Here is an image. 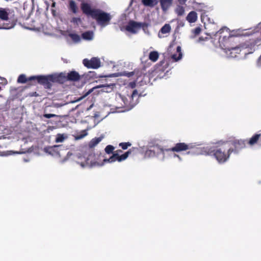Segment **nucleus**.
Segmentation results:
<instances>
[{
	"label": "nucleus",
	"instance_id": "nucleus-19",
	"mask_svg": "<svg viewBox=\"0 0 261 261\" xmlns=\"http://www.w3.org/2000/svg\"><path fill=\"white\" fill-rule=\"evenodd\" d=\"M233 144L237 149H240L245 147V141L244 140H236L233 142Z\"/></svg>",
	"mask_w": 261,
	"mask_h": 261
},
{
	"label": "nucleus",
	"instance_id": "nucleus-2",
	"mask_svg": "<svg viewBox=\"0 0 261 261\" xmlns=\"http://www.w3.org/2000/svg\"><path fill=\"white\" fill-rule=\"evenodd\" d=\"M29 80L43 85L45 89H50L53 83V74L31 76L29 77Z\"/></svg>",
	"mask_w": 261,
	"mask_h": 261
},
{
	"label": "nucleus",
	"instance_id": "nucleus-8",
	"mask_svg": "<svg viewBox=\"0 0 261 261\" xmlns=\"http://www.w3.org/2000/svg\"><path fill=\"white\" fill-rule=\"evenodd\" d=\"M193 147L194 145H192L191 144H188L185 143H177L175 144L174 147L166 149V151L179 152L192 149L193 148Z\"/></svg>",
	"mask_w": 261,
	"mask_h": 261
},
{
	"label": "nucleus",
	"instance_id": "nucleus-10",
	"mask_svg": "<svg viewBox=\"0 0 261 261\" xmlns=\"http://www.w3.org/2000/svg\"><path fill=\"white\" fill-rule=\"evenodd\" d=\"M145 23L138 22L134 20H130L126 26L125 29L129 32L136 33L141 28L146 26Z\"/></svg>",
	"mask_w": 261,
	"mask_h": 261
},
{
	"label": "nucleus",
	"instance_id": "nucleus-13",
	"mask_svg": "<svg viewBox=\"0 0 261 261\" xmlns=\"http://www.w3.org/2000/svg\"><path fill=\"white\" fill-rule=\"evenodd\" d=\"M12 13L11 9L0 8V19L2 22L4 20H8L9 19V15Z\"/></svg>",
	"mask_w": 261,
	"mask_h": 261
},
{
	"label": "nucleus",
	"instance_id": "nucleus-31",
	"mask_svg": "<svg viewBox=\"0 0 261 261\" xmlns=\"http://www.w3.org/2000/svg\"><path fill=\"white\" fill-rule=\"evenodd\" d=\"M114 149L115 147L111 145H108L106 147L105 150L107 154H110L111 153L113 154V153L114 152H113Z\"/></svg>",
	"mask_w": 261,
	"mask_h": 261
},
{
	"label": "nucleus",
	"instance_id": "nucleus-14",
	"mask_svg": "<svg viewBox=\"0 0 261 261\" xmlns=\"http://www.w3.org/2000/svg\"><path fill=\"white\" fill-rule=\"evenodd\" d=\"M245 48L243 47H239V46H233L232 48H231V50L230 51V55L232 57H234L236 56H233L232 54L234 53L235 54H240L241 51L243 52V54L246 55L247 53L244 51Z\"/></svg>",
	"mask_w": 261,
	"mask_h": 261
},
{
	"label": "nucleus",
	"instance_id": "nucleus-16",
	"mask_svg": "<svg viewBox=\"0 0 261 261\" xmlns=\"http://www.w3.org/2000/svg\"><path fill=\"white\" fill-rule=\"evenodd\" d=\"M197 19V13L195 11L190 12L187 16V20L190 23L195 22Z\"/></svg>",
	"mask_w": 261,
	"mask_h": 261
},
{
	"label": "nucleus",
	"instance_id": "nucleus-1",
	"mask_svg": "<svg viewBox=\"0 0 261 261\" xmlns=\"http://www.w3.org/2000/svg\"><path fill=\"white\" fill-rule=\"evenodd\" d=\"M81 9L84 14L91 16L101 27H105L110 23L112 19L110 14L99 9L92 8L90 4L85 2L81 3Z\"/></svg>",
	"mask_w": 261,
	"mask_h": 261
},
{
	"label": "nucleus",
	"instance_id": "nucleus-44",
	"mask_svg": "<svg viewBox=\"0 0 261 261\" xmlns=\"http://www.w3.org/2000/svg\"><path fill=\"white\" fill-rule=\"evenodd\" d=\"M179 3L181 4H184L187 0H178Z\"/></svg>",
	"mask_w": 261,
	"mask_h": 261
},
{
	"label": "nucleus",
	"instance_id": "nucleus-33",
	"mask_svg": "<svg viewBox=\"0 0 261 261\" xmlns=\"http://www.w3.org/2000/svg\"><path fill=\"white\" fill-rule=\"evenodd\" d=\"M176 13L178 16L182 15L185 13V9L182 6H178L176 9Z\"/></svg>",
	"mask_w": 261,
	"mask_h": 261
},
{
	"label": "nucleus",
	"instance_id": "nucleus-37",
	"mask_svg": "<svg viewBox=\"0 0 261 261\" xmlns=\"http://www.w3.org/2000/svg\"><path fill=\"white\" fill-rule=\"evenodd\" d=\"M43 117L46 118H50L53 117H57L58 115L53 114H44Z\"/></svg>",
	"mask_w": 261,
	"mask_h": 261
},
{
	"label": "nucleus",
	"instance_id": "nucleus-35",
	"mask_svg": "<svg viewBox=\"0 0 261 261\" xmlns=\"http://www.w3.org/2000/svg\"><path fill=\"white\" fill-rule=\"evenodd\" d=\"M201 31V28L200 27H197L195 28L194 30H193L192 32L196 36L199 35Z\"/></svg>",
	"mask_w": 261,
	"mask_h": 261
},
{
	"label": "nucleus",
	"instance_id": "nucleus-46",
	"mask_svg": "<svg viewBox=\"0 0 261 261\" xmlns=\"http://www.w3.org/2000/svg\"><path fill=\"white\" fill-rule=\"evenodd\" d=\"M56 3L54 2L52 4L51 7H54L55 6Z\"/></svg>",
	"mask_w": 261,
	"mask_h": 261
},
{
	"label": "nucleus",
	"instance_id": "nucleus-6",
	"mask_svg": "<svg viewBox=\"0 0 261 261\" xmlns=\"http://www.w3.org/2000/svg\"><path fill=\"white\" fill-rule=\"evenodd\" d=\"M166 149H163L158 144L150 146L149 148L145 151V156L147 158H153L157 156L160 154L164 155Z\"/></svg>",
	"mask_w": 261,
	"mask_h": 261
},
{
	"label": "nucleus",
	"instance_id": "nucleus-40",
	"mask_svg": "<svg viewBox=\"0 0 261 261\" xmlns=\"http://www.w3.org/2000/svg\"><path fill=\"white\" fill-rule=\"evenodd\" d=\"M136 86V83L135 81L131 82L129 83L128 86L130 87L131 88L133 89Z\"/></svg>",
	"mask_w": 261,
	"mask_h": 261
},
{
	"label": "nucleus",
	"instance_id": "nucleus-34",
	"mask_svg": "<svg viewBox=\"0 0 261 261\" xmlns=\"http://www.w3.org/2000/svg\"><path fill=\"white\" fill-rule=\"evenodd\" d=\"M132 145V144L129 142H122L119 144V146L122 149L125 150L128 148V147H130Z\"/></svg>",
	"mask_w": 261,
	"mask_h": 261
},
{
	"label": "nucleus",
	"instance_id": "nucleus-24",
	"mask_svg": "<svg viewBox=\"0 0 261 261\" xmlns=\"http://www.w3.org/2000/svg\"><path fill=\"white\" fill-rule=\"evenodd\" d=\"M176 51L178 53V56L177 57L176 54H174L172 56V58L174 59L175 61H177L181 59L182 57V53L181 51V47L179 46H178L176 48Z\"/></svg>",
	"mask_w": 261,
	"mask_h": 261
},
{
	"label": "nucleus",
	"instance_id": "nucleus-41",
	"mask_svg": "<svg viewBox=\"0 0 261 261\" xmlns=\"http://www.w3.org/2000/svg\"><path fill=\"white\" fill-rule=\"evenodd\" d=\"M138 94V91L137 90H134L132 93V98H134V97H136Z\"/></svg>",
	"mask_w": 261,
	"mask_h": 261
},
{
	"label": "nucleus",
	"instance_id": "nucleus-39",
	"mask_svg": "<svg viewBox=\"0 0 261 261\" xmlns=\"http://www.w3.org/2000/svg\"><path fill=\"white\" fill-rule=\"evenodd\" d=\"M81 19L80 18L73 17L72 19L71 22L73 23H78L79 22H81Z\"/></svg>",
	"mask_w": 261,
	"mask_h": 261
},
{
	"label": "nucleus",
	"instance_id": "nucleus-42",
	"mask_svg": "<svg viewBox=\"0 0 261 261\" xmlns=\"http://www.w3.org/2000/svg\"><path fill=\"white\" fill-rule=\"evenodd\" d=\"M223 32V29H220L218 31L216 32V34H215V35H216L217 34L221 35L222 34Z\"/></svg>",
	"mask_w": 261,
	"mask_h": 261
},
{
	"label": "nucleus",
	"instance_id": "nucleus-4",
	"mask_svg": "<svg viewBox=\"0 0 261 261\" xmlns=\"http://www.w3.org/2000/svg\"><path fill=\"white\" fill-rule=\"evenodd\" d=\"M122 150L121 149L117 150L114 151L113 155L108 159H103L105 162L112 163L115 161L121 162L125 160L128 156V155L132 152V149H129L127 151L124 153L119 155V153H122Z\"/></svg>",
	"mask_w": 261,
	"mask_h": 261
},
{
	"label": "nucleus",
	"instance_id": "nucleus-45",
	"mask_svg": "<svg viewBox=\"0 0 261 261\" xmlns=\"http://www.w3.org/2000/svg\"><path fill=\"white\" fill-rule=\"evenodd\" d=\"M92 89L90 90L88 92H87L86 93V94H85L84 96H86L88 95L89 93H90L92 92Z\"/></svg>",
	"mask_w": 261,
	"mask_h": 261
},
{
	"label": "nucleus",
	"instance_id": "nucleus-25",
	"mask_svg": "<svg viewBox=\"0 0 261 261\" xmlns=\"http://www.w3.org/2000/svg\"><path fill=\"white\" fill-rule=\"evenodd\" d=\"M83 39L86 40H91L93 36V33L91 31H87L82 35Z\"/></svg>",
	"mask_w": 261,
	"mask_h": 261
},
{
	"label": "nucleus",
	"instance_id": "nucleus-3",
	"mask_svg": "<svg viewBox=\"0 0 261 261\" xmlns=\"http://www.w3.org/2000/svg\"><path fill=\"white\" fill-rule=\"evenodd\" d=\"M94 154L93 153H84L83 154H79L77 155L76 162L82 167L93 166L96 165V162L93 160Z\"/></svg>",
	"mask_w": 261,
	"mask_h": 261
},
{
	"label": "nucleus",
	"instance_id": "nucleus-17",
	"mask_svg": "<svg viewBox=\"0 0 261 261\" xmlns=\"http://www.w3.org/2000/svg\"><path fill=\"white\" fill-rule=\"evenodd\" d=\"M171 26L169 24H165L160 30L159 33V37L161 38L160 33L163 34L169 33L171 31Z\"/></svg>",
	"mask_w": 261,
	"mask_h": 261
},
{
	"label": "nucleus",
	"instance_id": "nucleus-20",
	"mask_svg": "<svg viewBox=\"0 0 261 261\" xmlns=\"http://www.w3.org/2000/svg\"><path fill=\"white\" fill-rule=\"evenodd\" d=\"M260 136V134H255L250 139L248 142V144L251 146L256 144Z\"/></svg>",
	"mask_w": 261,
	"mask_h": 261
},
{
	"label": "nucleus",
	"instance_id": "nucleus-22",
	"mask_svg": "<svg viewBox=\"0 0 261 261\" xmlns=\"http://www.w3.org/2000/svg\"><path fill=\"white\" fill-rule=\"evenodd\" d=\"M159 54L156 51H152L149 53V59L152 62H156L159 58Z\"/></svg>",
	"mask_w": 261,
	"mask_h": 261
},
{
	"label": "nucleus",
	"instance_id": "nucleus-26",
	"mask_svg": "<svg viewBox=\"0 0 261 261\" xmlns=\"http://www.w3.org/2000/svg\"><path fill=\"white\" fill-rule=\"evenodd\" d=\"M28 81H31L29 80V78H27L26 76L23 74H20L17 79V82L18 83L24 84L27 83Z\"/></svg>",
	"mask_w": 261,
	"mask_h": 261
},
{
	"label": "nucleus",
	"instance_id": "nucleus-32",
	"mask_svg": "<svg viewBox=\"0 0 261 261\" xmlns=\"http://www.w3.org/2000/svg\"><path fill=\"white\" fill-rule=\"evenodd\" d=\"M69 36L75 42H78L80 41V37L76 34H69Z\"/></svg>",
	"mask_w": 261,
	"mask_h": 261
},
{
	"label": "nucleus",
	"instance_id": "nucleus-9",
	"mask_svg": "<svg viewBox=\"0 0 261 261\" xmlns=\"http://www.w3.org/2000/svg\"><path fill=\"white\" fill-rule=\"evenodd\" d=\"M83 64L88 68L97 69L100 67V61L97 57H93L90 60L84 59Z\"/></svg>",
	"mask_w": 261,
	"mask_h": 261
},
{
	"label": "nucleus",
	"instance_id": "nucleus-43",
	"mask_svg": "<svg viewBox=\"0 0 261 261\" xmlns=\"http://www.w3.org/2000/svg\"><path fill=\"white\" fill-rule=\"evenodd\" d=\"M134 74V72L133 71V72H128L126 73V75L128 76V77H130L132 76V75H133Z\"/></svg>",
	"mask_w": 261,
	"mask_h": 261
},
{
	"label": "nucleus",
	"instance_id": "nucleus-47",
	"mask_svg": "<svg viewBox=\"0 0 261 261\" xmlns=\"http://www.w3.org/2000/svg\"><path fill=\"white\" fill-rule=\"evenodd\" d=\"M174 156H177V157H178V158H179V155H177V154H175V155H174Z\"/></svg>",
	"mask_w": 261,
	"mask_h": 261
},
{
	"label": "nucleus",
	"instance_id": "nucleus-36",
	"mask_svg": "<svg viewBox=\"0 0 261 261\" xmlns=\"http://www.w3.org/2000/svg\"><path fill=\"white\" fill-rule=\"evenodd\" d=\"M8 84V82L6 79L0 76V84L2 85H6Z\"/></svg>",
	"mask_w": 261,
	"mask_h": 261
},
{
	"label": "nucleus",
	"instance_id": "nucleus-28",
	"mask_svg": "<svg viewBox=\"0 0 261 261\" xmlns=\"http://www.w3.org/2000/svg\"><path fill=\"white\" fill-rule=\"evenodd\" d=\"M13 27V24L5 23L0 20V29H10Z\"/></svg>",
	"mask_w": 261,
	"mask_h": 261
},
{
	"label": "nucleus",
	"instance_id": "nucleus-38",
	"mask_svg": "<svg viewBox=\"0 0 261 261\" xmlns=\"http://www.w3.org/2000/svg\"><path fill=\"white\" fill-rule=\"evenodd\" d=\"M209 39V38L207 37H203V36H201L198 38V40L197 41L198 42L201 43L202 42L206 41Z\"/></svg>",
	"mask_w": 261,
	"mask_h": 261
},
{
	"label": "nucleus",
	"instance_id": "nucleus-7",
	"mask_svg": "<svg viewBox=\"0 0 261 261\" xmlns=\"http://www.w3.org/2000/svg\"><path fill=\"white\" fill-rule=\"evenodd\" d=\"M232 37L229 35L228 36L220 35L219 39L220 46L225 50L226 53L230 51L233 46L232 44Z\"/></svg>",
	"mask_w": 261,
	"mask_h": 261
},
{
	"label": "nucleus",
	"instance_id": "nucleus-15",
	"mask_svg": "<svg viewBox=\"0 0 261 261\" xmlns=\"http://www.w3.org/2000/svg\"><path fill=\"white\" fill-rule=\"evenodd\" d=\"M160 2L162 9L164 11H166L172 3V0H160Z\"/></svg>",
	"mask_w": 261,
	"mask_h": 261
},
{
	"label": "nucleus",
	"instance_id": "nucleus-21",
	"mask_svg": "<svg viewBox=\"0 0 261 261\" xmlns=\"http://www.w3.org/2000/svg\"><path fill=\"white\" fill-rule=\"evenodd\" d=\"M102 140V138L98 137L92 139L89 143L90 148H93L98 144Z\"/></svg>",
	"mask_w": 261,
	"mask_h": 261
},
{
	"label": "nucleus",
	"instance_id": "nucleus-29",
	"mask_svg": "<svg viewBox=\"0 0 261 261\" xmlns=\"http://www.w3.org/2000/svg\"><path fill=\"white\" fill-rule=\"evenodd\" d=\"M164 64V62H160V63L156 65L155 66V72L158 73L160 71L164 72L165 71L164 68L163 67V64Z\"/></svg>",
	"mask_w": 261,
	"mask_h": 261
},
{
	"label": "nucleus",
	"instance_id": "nucleus-12",
	"mask_svg": "<svg viewBox=\"0 0 261 261\" xmlns=\"http://www.w3.org/2000/svg\"><path fill=\"white\" fill-rule=\"evenodd\" d=\"M67 81L77 82L81 79V75L78 72L73 70L66 73Z\"/></svg>",
	"mask_w": 261,
	"mask_h": 261
},
{
	"label": "nucleus",
	"instance_id": "nucleus-5",
	"mask_svg": "<svg viewBox=\"0 0 261 261\" xmlns=\"http://www.w3.org/2000/svg\"><path fill=\"white\" fill-rule=\"evenodd\" d=\"M233 151V149L229 148L227 152L224 148L221 147L215 151L214 155L219 163H224L229 158L230 154Z\"/></svg>",
	"mask_w": 261,
	"mask_h": 261
},
{
	"label": "nucleus",
	"instance_id": "nucleus-30",
	"mask_svg": "<svg viewBox=\"0 0 261 261\" xmlns=\"http://www.w3.org/2000/svg\"><path fill=\"white\" fill-rule=\"evenodd\" d=\"M66 137L64 134H57L55 141L56 143L63 142L66 139Z\"/></svg>",
	"mask_w": 261,
	"mask_h": 261
},
{
	"label": "nucleus",
	"instance_id": "nucleus-23",
	"mask_svg": "<svg viewBox=\"0 0 261 261\" xmlns=\"http://www.w3.org/2000/svg\"><path fill=\"white\" fill-rule=\"evenodd\" d=\"M12 13L9 15V19L12 21L10 24H13V27L15 25L16 22L18 20V17L14 14V10L11 9Z\"/></svg>",
	"mask_w": 261,
	"mask_h": 261
},
{
	"label": "nucleus",
	"instance_id": "nucleus-18",
	"mask_svg": "<svg viewBox=\"0 0 261 261\" xmlns=\"http://www.w3.org/2000/svg\"><path fill=\"white\" fill-rule=\"evenodd\" d=\"M69 9L74 14L77 12L78 8L75 2L73 0H70L69 1Z\"/></svg>",
	"mask_w": 261,
	"mask_h": 261
},
{
	"label": "nucleus",
	"instance_id": "nucleus-27",
	"mask_svg": "<svg viewBox=\"0 0 261 261\" xmlns=\"http://www.w3.org/2000/svg\"><path fill=\"white\" fill-rule=\"evenodd\" d=\"M142 3L145 6L151 7H153L156 4V3L153 0H142Z\"/></svg>",
	"mask_w": 261,
	"mask_h": 261
},
{
	"label": "nucleus",
	"instance_id": "nucleus-11",
	"mask_svg": "<svg viewBox=\"0 0 261 261\" xmlns=\"http://www.w3.org/2000/svg\"><path fill=\"white\" fill-rule=\"evenodd\" d=\"M67 81L66 78V73L65 72H61L57 74H53V82L63 84Z\"/></svg>",
	"mask_w": 261,
	"mask_h": 261
}]
</instances>
